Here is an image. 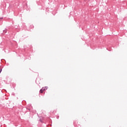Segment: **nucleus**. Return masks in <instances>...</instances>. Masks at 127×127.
I'll list each match as a JSON object with an SVG mask.
<instances>
[{
  "label": "nucleus",
  "mask_w": 127,
  "mask_h": 127,
  "mask_svg": "<svg viewBox=\"0 0 127 127\" xmlns=\"http://www.w3.org/2000/svg\"><path fill=\"white\" fill-rule=\"evenodd\" d=\"M48 89V87L47 86L42 88V90H43V91H45V90H47Z\"/></svg>",
  "instance_id": "obj_1"
},
{
  "label": "nucleus",
  "mask_w": 127,
  "mask_h": 127,
  "mask_svg": "<svg viewBox=\"0 0 127 127\" xmlns=\"http://www.w3.org/2000/svg\"><path fill=\"white\" fill-rule=\"evenodd\" d=\"M6 32H7V31H6V30H3V33H6Z\"/></svg>",
  "instance_id": "obj_2"
},
{
  "label": "nucleus",
  "mask_w": 127,
  "mask_h": 127,
  "mask_svg": "<svg viewBox=\"0 0 127 127\" xmlns=\"http://www.w3.org/2000/svg\"><path fill=\"white\" fill-rule=\"evenodd\" d=\"M43 90L41 89H40V93H43Z\"/></svg>",
  "instance_id": "obj_3"
},
{
  "label": "nucleus",
  "mask_w": 127,
  "mask_h": 127,
  "mask_svg": "<svg viewBox=\"0 0 127 127\" xmlns=\"http://www.w3.org/2000/svg\"><path fill=\"white\" fill-rule=\"evenodd\" d=\"M1 71H2V68H0V74L1 73Z\"/></svg>",
  "instance_id": "obj_4"
},
{
  "label": "nucleus",
  "mask_w": 127,
  "mask_h": 127,
  "mask_svg": "<svg viewBox=\"0 0 127 127\" xmlns=\"http://www.w3.org/2000/svg\"><path fill=\"white\" fill-rule=\"evenodd\" d=\"M24 110H27V108H24Z\"/></svg>",
  "instance_id": "obj_5"
},
{
  "label": "nucleus",
  "mask_w": 127,
  "mask_h": 127,
  "mask_svg": "<svg viewBox=\"0 0 127 127\" xmlns=\"http://www.w3.org/2000/svg\"><path fill=\"white\" fill-rule=\"evenodd\" d=\"M40 122H42V121H41V119H40Z\"/></svg>",
  "instance_id": "obj_6"
},
{
  "label": "nucleus",
  "mask_w": 127,
  "mask_h": 127,
  "mask_svg": "<svg viewBox=\"0 0 127 127\" xmlns=\"http://www.w3.org/2000/svg\"><path fill=\"white\" fill-rule=\"evenodd\" d=\"M0 19H2V18H0Z\"/></svg>",
  "instance_id": "obj_7"
},
{
  "label": "nucleus",
  "mask_w": 127,
  "mask_h": 127,
  "mask_svg": "<svg viewBox=\"0 0 127 127\" xmlns=\"http://www.w3.org/2000/svg\"><path fill=\"white\" fill-rule=\"evenodd\" d=\"M29 111H30V109H28Z\"/></svg>",
  "instance_id": "obj_8"
}]
</instances>
